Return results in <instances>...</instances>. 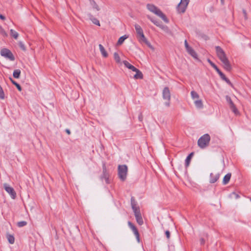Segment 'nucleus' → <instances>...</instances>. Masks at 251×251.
I'll return each mask as SVG.
<instances>
[{
    "instance_id": "f257e3e1",
    "label": "nucleus",
    "mask_w": 251,
    "mask_h": 251,
    "mask_svg": "<svg viewBox=\"0 0 251 251\" xmlns=\"http://www.w3.org/2000/svg\"><path fill=\"white\" fill-rule=\"evenodd\" d=\"M215 49L217 55L222 62L223 67L226 71H230L231 69V66L225 52L219 46H216Z\"/></svg>"
},
{
    "instance_id": "f03ea898",
    "label": "nucleus",
    "mask_w": 251,
    "mask_h": 251,
    "mask_svg": "<svg viewBox=\"0 0 251 251\" xmlns=\"http://www.w3.org/2000/svg\"><path fill=\"white\" fill-rule=\"evenodd\" d=\"M147 8L151 12L160 18L165 23H167L169 22L165 15L154 5L152 4H148L147 5Z\"/></svg>"
},
{
    "instance_id": "7ed1b4c3",
    "label": "nucleus",
    "mask_w": 251,
    "mask_h": 251,
    "mask_svg": "<svg viewBox=\"0 0 251 251\" xmlns=\"http://www.w3.org/2000/svg\"><path fill=\"white\" fill-rule=\"evenodd\" d=\"M134 26L136 30V32L138 35L139 41L140 42H144L146 43L149 47L152 48V46L151 45L150 43L148 41V40L146 38L141 27L138 24H135L134 25Z\"/></svg>"
},
{
    "instance_id": "20e7f679",
    "label": "nucleus",
    "mask_w": 251,
    "mask_h": 251,
    "mask_svg": "<svg viewBox=\"0 0 251 251\" xmlns=\"http://www.w3.org/2000/svg\"><path fill=\"white\" fill-rule=\"evenodd\" d=\"M210 137L208 134H205L200 138L198 141V146L201 149H204L208 146Z\"/></svg>"
},
{
    "instance_id": "39448f33",
    "label": "nucleus",
    "mask_w": 251,
    "mask_h": 251,
    "mask_svg": "<svg viewBox=\"0 0 251 251\" xmlns=\"http://www.w3.org/2000/svg\"><path fill=\"white\" fill-rule=\"evenodd\" d=\"M127 167L126 165H119L118 176L122 181H124L126 178Z\"/></svg>"
},
{
    "instance_id": "423d86ee",
    "label": "nucleus",
    "mask_w": 251,
    "mask_h": 251,
    "mask_svg": "<svg viewBox=\"0 0 251 251\" xmlns=\"http://www.w3.org/2000/svg\"><path fill=\"white\" fill-rule=\"evenodd\" d=\"M162 97L163 100H165V105L167 107H169L170 105L171 93L168 87H166L163 89Z\"/></svg>"
},
{
    "instance_id": "0eeeda50",
    "label": "nucleus",
    "mask_w": 251,
    "mask_h": 251,
    "mask_svg": "<svg viewBox=\"0 0 251 251\" xmlns=\"http://www.w3.org/2000/svg\"><path fill=\"white\" fill-rule=\"evenodd\" d=\"M189 1L190 0H181L177 7V11L180 13H184L186 11Z\"/></svg>"
},
{
    "instance_id": "6e6552de",
    "label": "nucleus",
    "mask_w": 251,
    "mask_h": 251,
    "mask_svg": "<svg viewBox=\"0 0 251 251\" xmlns=\"http://www.w3.org/2000/svg\"><path fill=\"white\" fill-rule=\"evenodd\" d=\"M0 54L4 57L9 59L10 61H14L15 57L11 51L7 49H3L0 51Z\"/></svg>"
},
{
    "instance_id": "1a4fd4ad",
    "label": "nucleus",
    "mask_w": 251,
    "mask_h": 251,
    "mask_svg": "<svg viewBox=\"0 0 251 251\" xmlns=\"http://www.w3.org/2000/svg\"><path fill=\"white\" fill-rule=\"evenodd\" d=\"M3 187L5 190L9 194L11 198L12 199H15L16 197V193L14 189L7 183H4L3 184Z\"/></svg>"
},
{
    "instance_id": "9d476101",
    "label": "nucleus",
    "mask_w": 251,
    "mask_h": 251,
    "mask_svg": "<svg viewBox=\"0 0 251 251\" xmlns=\"http://www.w3.org/2000/svg\"><path fill=\"white\" fill-rule=\"evenodd\" d=\"M128 225L129 227H130V228L133 231V233L134 234L137 242L138 243H139L140 242V235H139V232H138L137 228L130 222H128Z\"/></svg>"
},
{
    "instance_id": "9b49d317",
    "label": "nucleus",
    "mask_w": 251,
    "mask_h": 251,
    "mask_svg": "<svg viewBox=\"0 0 251 251\" xmlns=\"http://www.w3.org/2000/svg\"><path fill=\"white\" fill-rule=\"evenodd\" d=\"M147 17L155 25L160 27L161 28H162L163 30H164L166 32L168 31V28L167 26L162 25L158 21H157L156 20H155L153 18L151 17L150 16L148 15Z\"/></svg>"
},
{
    "instance_id": "f8f14e48",
    "label": "nucleus",
    "mask_w": 251,
    "mask_h": 251,
    "mask_svg": "<svg viewBox=\"0 0 251 251\" xmlns=\"http://www.w3.org/2000/svg\"><path fill=\"white\" fill-rule=\"evenodd\" d=\"M226 101L229 104L230 109L232 110V111L235 114H237L238 113V110H237V108H236L235 105H234V104L231 100L229 96H226Z\"/></svg>"
},
{
    "instance_id": "ddd939ff",
    "label": "nucleus",
    "mask_w": 251,
    "mask_h": 251,
    "mask_svg": "<svg viewBox=\"0 0 251 251\" xmlns=\"http://www.w3.org/2000/svg\"><path fill=\"white\" fill-rule=\"evenodd\" d=\"M207 61L210 65L216 71L220 76L223 75L224 74L219 69L217 66L214 63H213L210 59H208Z\"/></svg>"
},
{
    "instance_id": "4468645a",
    "label": "nucleus",
    "mask_w": 251,
    "mask_h": 251,
    "mask_svg": "<svg viewBox=\"0 0 251 251\" xmlns=\"http://www.w3.org/2000/svg\"><path fill=\"white\" fill-rule=\"evenodd\" d=\"M136 221L139 225H142L143 224V220L141 214V213H138L134 214Z\"/></svg>"
},
{
    "instance_id": "2eb2a0df",
    "label": "nucleus",
    "mask_w": 251,
    "mask_h": 251,
    "mask_svg": "<svg viewBox=\"0 0 251 251\" xmlns=\"http://www.w3.org/2000/svg\"><path fill=\"white\" fill-rule=\"evenodd\" d=\"M90 4L94 10L97 11H99L100 10V8L96 1L94 0H89Z\"/></svg>"
},
{
    "instance_id": "dca6fc26",
    "label": "nucleus",
    "mask_w": 251,
    "mask_h": 251,
    "mask_svg": "<svg viewBox=\"0 0 251 251\" xmlns=\"http://www.w3.org/2000/svg\"><path fill=\"white\" fill-rule=\"evenodd\" d=\"M219 174H214L213 173H211L210 176V182L211 183H214L219 179Z\"/></svg>"
},
{
    "instance_id": "f3484780",
    "label": "nucleus",
    "mask_w": 251,
    "mask_h": 251,
    "mask_svg": "<svg viewBox=\"0 0 251 251\" xmlns=\"http://www.w3.org/2000/svg\"><path fill=\"white\" fill-rule=\"evenodd\" d=\"M134 72H136V74L134 75L133 78L134 79H142L143 77V75L142 72L138 69H137V70L134 71Z\"/></svg>"
},
{
    "instance_id": "a211bd4d",
    "label": "nucleus",
    "mask_w": 251,
    "mask_h": 251,
    "mask_svg": "<svg viewBox=\"0 0 251 251\" xmlns=\"http://www.w3.org/2000/svg\"><path fill=\"white\" fill-rule=\"evenodd\" d=\"M195 105L198 109H202L203 107V103L202 100L201 99H199L197 100L194 101Z\"/></svg>"
},
{
    "instance_id": "6ab92c4d",
    "label": "nucleus",
    "mask_w": 251,
    "mask_h": 251,
    "mask_svg": "<svg viewBox=\"0 0 251 251\" xmlns=\"http://www.w3.org/2000/svg\"><path fill=\"white\" fill-rule=\"evenodd\" d=\"M99 49L100 50V51L103 57L106 58L108 56V53L105 50L104 48L103 47V46L101 44H99Z\"/></svg>"
},
{
    "instance_id": "aec40b11",
    "label": "nucleus",
    "mask_w": 251,
    "mask_h": 251,
    "mask_svg": "<svg viewBox=\"0 0 251 251\" xmlns=\"http://www.w3.org/2000/svg\"><path fill=\"white\" fill-rule=\"evenodd\" d=\"M123 63L126 68L132 70V71L134 72V71L137 70V68H136L134 66L130 64L127 61H124Z\"/></svg>"
},
{
    "instance_id": "412c9836",
    "label": "nucleus",
    "mask_w": 251,
    "mask_h": 251,
    "mask_svg": "<svg viewBox=\"0 0 251 251\" xmlns=\"http://www.w3.org/2000/svg\"><path fill=\"white\" fill-rule=\"evenodd\" d=\"M187 51L194 58H197V54L195 51V50L189 47V48L186 49Z\"/></svg>"
},
{
    "instance_id": "4be33fe9",
    "label": "nucleus",
    "mask_w": 251,
    "mask_h": 251,
    "mask_svg": "<svg viewBox=\"0 0 251 251\" xmlns=\"http://www.w3.org/2000/svg\"><path fill=\"white\" fill-rule=\"evenodd\" d=\"M191 96L194 101L200 99L199 95L195 91L191 92Z\"/></svg>"
},
{
    "instance_id": "5701e85b",
    "label": "nucleus",
    "mask_w": 251,
    "mask_h": 251,
    "mask_svg": "<svg viewBox=\"0 0 251 251\" xmlns=\"http://www.w3.org/2000/svg\"><path fill=\"white\" fill-rule=\"evenodd\" d=\"M231 176V174L228 173L224 176L223 180V183L224 184H226L229 181Z\"/></svg>"
},
{
    "instance_id": "b1692460",
    "label": "nucleus",
    "mask_w": 251,
    "mask_h": 251,
    "mask_svg": "<svg viewBox=\"0 0 251 251\" xmlns=\"http://www.w3.org/2000/svg\"><path fill=\"white\" fill-rule=\"evenodd\" d=\"M128 38V36L126 35H125L122 37H121L117 42V45H122L123 42L125 41V40Z\"/></svg>"
},
{
    "instance_id": "393cba45",
    "label": "nucleus",
    "mask_w": 251,
    "mask_h": 251,
    "mask_svg": "<svg viewBox=\"0 0 251 251\" xmlns=\"http://www.w3.org/2000/svg\"><path fill=\"white\" fill-rule=\"evenodd\" d=\"M131 205H132V209L133 210L134 214L140 212L139 208L138 206H137L136 205V204H135L132 202H131Z\"/></svg>"
},
{
    "instance_id": "a878e982",
    "label": "nucleus",
    "mask_w": 251,
    "mask_h": 251,
    "mask_svg": "<svg viewBox=\"0 0 251 251\" xmlns=\"http://www.w3.org/2000/svg\"><path fill=\"white\" fill-rule=\"evenodd\" d=\"M21 74V71L19 69L15 70L13 72V76L16 78H19Z\"/></svg>"
},
{
    "instance_id": "bb28decb",
    "label": "nucleus",
    "mask_w": 251,
    "mask_h": 251,
    "mask_svg": "<svg viewBox=\"0 0 251 251\" xmlns=\"http://www.w3.org/2000/svg\"><path fill=\"white\" fill-rule=\"evenodd\" d=\"M193 152H191L186 158V159H185V165H186V167H188L189 165V163H190V160H191V158L192 157V156H193Z\"/></svg>"
},
{
    "instance_id": "cd10ccee",
    "label": "nucleus",
    "mask_w": 251,
    "mask_h": 251,
    "mask_svg": "<svg viewBox=\"0 0 251 251\" xmlns=\"http://www.w3.org/2000/svg\"><path fill=\"white\" fill-rule=\"evenodd\" d=\"M90 19L94 24L98 26H100V22L97 19L93 17L92 15H90Z\"/></svg>"
},
{
    "instance_id": "c85d7f7f",
    "label": "nucleus",
    "mask_w": 251,
    "mask_h": 251,
    "mask_svg": "<svg viewBox=\"0 0 251 251\" xmlns=\"http://www.w3.org/2000/svg\"><path fill=\"white\" fill-rule=\"evenodd\" d=\"M114 59L115 60V61L117 63H121V59H120V56L119 55L118 53H117V52H115L114 53Z\"/></svg>"
},
{
    "instance_id": "c756f323",
    "label": "nucleus",
    "mask_w": 251,
    "mask_h": 251,
    "mask_svg": "<svg viewBox=\"0 0 251 251\" xmlns=\"http://www.w3.org/2000/svg\"><path fill=\"white\" fill-rule=\"evenodd\" d=\"M7 239L8 240V242L12 244L14 243V241H15V238L14 237V236L13 235H7Z\"/></svg>"
},
{
    "instance_id": "7c9ffc66",
    "label": "nucleus",
    "mask_w": 251,
    "mask_h": 251,
    "mask_svg": "<svg viewBox=\"0 0 251 251\" xmlns=\"http://www.w3.org/2000/svg\"><path fill=\"white\" fill-rule=\"evenodd\" d=\"M10 34L11 36H12L16 39H17V38L18 37V33L14 30L13 29L10 30Z\"/></svg>"
},
{
    "instance_id": "2f4dec72",
    "label": "nucleus",
    "mask_w": 251,
    "mask_h": 251,
    "mask_svg": "<svg viewBox=\"0 0 251 251\" xmlns=\"http://www.w3.org/2000/svg\"><path fill=\"white\" fill-rule=\"evenodd\" d=\"M12 83L14 84L16 87L17 88V89L19 90V91H21L22 90V88L21 87V86L19 84H18V83H17L16 82H15L14 80H13L12 78H10Z\"/></svg>"
},
{
    "instance_id": "473e14b6",
    "label": "nucleus",
    "mask_w": 251,
    "mask_h": 251,
    "mask_svg": "<svg viewBox=\"0 0 251 251\" xmlns=\"http://www.w3.org/2000/svg\"><path fill=\"white\" fill-rule=\"evenodd\" d=\"M221 77L224 80L226 81V82L228 83V84L230 85L231 86H232V84H231V82L230 81V80L227 78L225 75L224 74L223 75L221 76Z\"/></svg>"
},
{
    "instance_id": "72a5a7b5",
    "label": "nucleus",
    "mask_w": 251,
    "mask_h": 251,
    "mask_svg": "<svg viewBox=\"0 0 251 251\" xmlns=\"http://www.w3.org/2000/svg\"><path fill=\"white\" fill-rule=\"evenodd\" d=\"M0 99H2V100L4 99V93L2 88H1L0 85Z\"/></svg>"
},
{
    "instance_id": "f704fd0d",
    "label": "nucleus",
    "mask_w": 251,
    "mask_h": 251,
    "mask_svg": "<svg viewBox=\"0 0 251 251\" xmlns=\"http://www.w3.org/2000/svg\"><path fill=\"white\" fill-rule=\"evenodd\" d=\"M27 223L25 221H21L18 223L17 225L19 227H23L25 226Z\"/></svg>"
},
{
    "instance_id": "c9c22d12",
    "label": "nucleus",
    "mask_w": 251,
    "mask_h": 251,
    "mask_svg": "<svg viewBox=\"0 0 251 251\" xmlns=\"http://www.w3.org/2000/svg\"><path fill=\"white\" fill-rule=\"evenodd\" d=\"M0 33L2 34L4 36H6L7 34L3 29V28L2 27L1 25H0Z\"/></svg>"
},
{
    "instance_id": "e433bc0d",
    "label": "nucleus",
    "mask_w": 251,
    "mask_h": 251,
    "mask_svg": "<svg viewBox=\"0 0 251 251\" xmlns=\"http://www.w3.org/2000/svg\"><path fill=\"white\" fill-rule=\"evenodd\" d=\"M20 47L24 50H25V47L24 44L22 42H20L19 43Z\"/></svg>"
},
{
    "instance_id": "4c0bfd02",
    "label": "nucleus",
    "mask_w": 251,
    "mask_h": 251,
    "mask_svg": "<svg viewBox=\"0 0 251 251\" xmlns=\"http://www.w3.org/2000/svg\"><path fill=\"white\" fill-rule=\"evenodd\" d=\"M184 45H185L186 49H187L190 47L186 40H185L184 41Z\"/></svg>"
},
{
    "instance_id": "58836bf2",
    "label": "nucleus",
    "mask_w": 251,
    "mask_h": 251,
    "mask_svg": "<svg viewBox=\"0 0 251 251\" xmlns=\"http://www.w3.org/2000/svg\"><path fill=\"white\" fill-rule=\"evenodd\" d=\"M243 13L245 19H247V13L246 10L244 9L243 10Z\"/></svg>"
},
{
    "instance_id": "ea45409f",
    "label": "nucleus",
    "mask_w": 251,
    "mask_h": 251,
    "mask_svg": "<svg viewBox=\"0 0 251 251\" xmlns=\"http://www.w3.org/2000/svg\"><path fill=\"white\" fill-rule=\"evenodd\" d=\"M165 234H166V235L167 238L169 239L170 238V236L169 231H168V230L166 231Z\"/></svg>"
},
{
    "instance_id": "a19ab883",
    "label": "nucleus",
    "mask_w": 251,
    "mask_h": 251,
    "mask_svg": "<svg viewBox=\"0 0 251 251\" xmlns=\"http://www.w3.org/2000/svg\"><path fill=\"white\" fill-rule=\"evenodd\" d=\"M0 19L2 20H4L5 19V18L4 16H3L1 14H0Z\"/></svg>"
},
{
    "instance_id": "79ce46f5",
    "label": "nucleus",
    "mask_w": 251,
    "mask_h": 251,
    "mask_svg": "<svg viewBox=\"0 0 251 251\" xmlns=\"http://www.w3.org/2000/svg\"><path fill=\"white\" fill-rule=\"evenodd\" d=\"M201 244H203L204 243V240L203 239H201Z\"/></svg>"
},
{
    "instance_id": "37998d69",
    "label": "nucleus",
    "mask_w": 251,
    "mask_h": 251,
    "mask_svg": "<svg viewBox=\"0 0 251 251\" xmlns=\"http://www.w3.org/2000/svg\"><path fill=\"white\" fill-rule=\"evenodd\" d=\"M66 132L68 134H70V133H71V132H70V130H69V129H67L66 130Z\"/></svg>"
},
{
    "instance_id": "c03bdc74",
    "label": "nucleus",
    "mask_w": 251,
    "mask_h": 251,
    "mask_svg": "<svg viewBox=\"0 0 251 251\" xmlns=\"http://www.w3.org/2000/svg\"><path fill=\"white\" fill-rule=\"evenodd\" d=\"M139 119L140 121H142V116L141 115H140L139 116Z\"/></svg>"
},
{
    "instance_id": "a18cd8bd",
    "label": "nucleus",
    "mask_w": 251,
    "mask_h": 251,
    "mask_svg": "<svg viewBox=\"0 0 251 251\" xmlns=\"http://www.w3.org/2000/svg\"><path fill=\"white\" fill-rule=\"evenodd\" d=\"M233 194L235 195L236 196V198L238 197V196L237 195H236L235 193H233Z\"/></svg>"
},
{
    "instance_id": "49530a36",
    "label": "nucleus",
    "mask_w": 251,
    "mask_h": 251,
    "mask_svg": "<svg viewBox=\"0 0 251 251\" xmlns=\"http://www.w3.org/2000/svg\"><path fill=\"white\" fill-rule=\"evenodd\" d=\"M221 2H222V3H224V0H221Z\"/></svg>"
}]
</instances>
